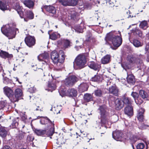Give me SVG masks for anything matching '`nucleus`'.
Wrapping results in <instances>:
<instances>
[{
	"label": "nucleus",
	"mask_w": 149,
	"mask_h": 149,
	"mask_svg": "<svg viewBox=\"0 0 149 149\" xmlns=\"http://www.w3.org/2000/svg\"><path fill=\"white\" fill-rule=\"evenodd\" d=\"M106 40L107 41H111L114 46L117 47L120 45L122 41L120 32L119 31L118 33L111 32L107 34L106 37Z\"/></svg>",
	"instance_id": "1"
},
{
	"label": "nucleus",
	"mask_w": 149,
	"mask_h": 149,
	"mask_svg": "<svg viewBox=\"0 0 149 149\" xmlns=\"http://www.w3.org/2000/svg\"><path fill=\"white\" fill-rule=\"evenodd\" d=\"M1 31L9 39L15 38L16 34L19 32L18 29L10 27L8 24L3 26L1 28Z\"/></svg>",
	"instance_id": "2"
},
{
	"label": "nucleus",
	"mask_w": 149,
	"mask_h": 149,
	"mask_svg": "<svg viewBox=\"0 0 149 149\" xmlns=\"http://www.w3.org/2000/svg\"><path fill=\"white\" fill-rule=\"evenodd\" d=\"M62 58L60 59L59 58V55L58 52L56 51L52 52L51 54V58L53 63L56 64L58 68H56V69L59 70H61L62 68V64L65 59V56L64 55H62Z\"/></svg>",
	"instance_id": "3"
},
{
	"label": "nucleus",
	"mask_w": 149,
	"mask_h": 149,
	"mask_svg": "<svg viewBox=\"0 0 149 149\" xmlns=\"http://www.w3.org/2000/svg\"><path fill=\"white\" fill-rule=\"evenodd\" d=\"M86 61L85 56L83 54L78 55L75 58L74 62V66H77L80 68H81L85 66Z\"/></svg>",
	"instance_id": "4"
},
{
	"label": "nucleus",
	"mask_w": 149,
	"mask_h": 149,
	"mask_svg": "<svg viewBox=\"0 0 149 149\" xmlns=\"http://www.w3.org/2000/svg\"><path fill=\"white\" fill-rule=\"evenodd\" d=\"M98 110L101 116V122L103 124H107L108 122L109 114L106 111V106H100Z\"/></svg>",
	"instance_id": "5"
},
{
	"label": "nucleus",
	"mask_w": 149,
	"mask_h": 149,
	"mask_svg": "<svg viewBox=\"0 0 149 149\" xmlns=\"http://www.w3.org/2000/svg\"><path fill=\"white\" fill-rule=\"evenodd\" d=\"M144 58V56L140 55L139 56L128 57L127 60L130 63H136L138 65V68H141L143 65L142 59Z\"/></svg>",
	"instance_id": "6"
},
{
	"label": "nucleus",
	"mask_w": 149,
	"mask_h": 149,
	"mask_svg": "<svg viewBox=\"0 0 149 149\" xmlns=\"http://www.w3.org/2000/svg\"><path fill=\"white\" fill-rule=\"evenodd\" d=\"M122 67L125 69L127 72V82L130 84H133L135 82L134 77L132 74H131V70L126 65L123 63L121 64Z\"/></svg>",
	"instance_id": "7"
},
{
	"label": "nucleus",
	"mask_w": 149,
	"mask_h": 149,
	"mask_svg": "<svg viewBox=\"0 0 149 149\" xmlns=\"http://www.w3.org/2000/svg\"><path fill=\"white\" fill-rule=\"evenodd\" d=\"M78 80V78L74 75L69 76L65 79L64 83L68 86H72Z\"/></svg>",
	"instance_id": "8"
},
{
	"label": "nucleus",
	"mask_w": 149,
	"mask_h": 149,
	"mask_svg": "<svg viewBox=\"0 0 149 149\" xmlns=\"http://www.w3.org/2000/svg\"><path fill=\"white\" fill-rule=\"evenodd\" d=\"M3 90L5 95L8 97L12 102H13L14 92L10 88L6 86L3 88Z\"/></svg>",
	"instance_id": "9"
},
{
	"label": "nucleus",
	"mask_w": 149,
	"mask_h": 149,
	"mask_svg": "<svg viewBox=\"0 0 149 149\" xmlns=\"http://www.w3.org/2000/svg\"><path fill=\"white\" fill-rule=\"evenodd\" d=\"M22 92L20 88L16 89L14 93L13 99V102L17 101L22 95Z\"/></svg>",
	"instance_id": "10"
},
{
	"label": "nucleus",
	"mask_w": 149,
	"mask_h": 149,
	"mask_svg": "<svg viewBox=\"0 0 149 149\" xmlns=\"http://www.w3.org/2000/svg\"><path fill=\"white\" fill-rule=\"evenodd\" d=\"M59 2L64 6H74L77 3L78 0H58Z\"/></svg>",
	"instance_id": "11"
},
{
	"label": "nucleus",
	"mask_w": 149,
	"mask_h": 149,
	"mask_svg": "<svg viewBox=\"0 0 149 149\" xmlns=\"http://www.w3.org/2000/svg\"><path fill=\"white\" fill-rule=\"evenodd\" d=\"M122 133L119 130H116L112 133L113 137L117 141H122L124 140Z\"/></svg>",
	"instance_id": "12"
},
{
	"label": "nucleus",
	"mask_w": 149,
	"mask_h": 149,
	"mask_svg": "<svg viewBox=\"0 0 149 149\" xmlns=\"http://www.w3.org/2000/svg\"><path fill=\"white\" fill-rule=\"evenodd\" d=\"M35 39L33 37L29 36L25 39V42L26 45L29 47L34 45L35 43Z\"/></svg>",
	"instance_id": "13"
},
{
	"label": "nucleus",
	"mask_w": 149,
	"mask_h": 149,
	"mask_svg": "<svg viewBox=\"0 0 149 149\" xmlns=\"http://www.w3.org/2000/svg\"><path fill=\"white\" fill-rule=\"evenodd\" d=\"M38 58L39 61H44L45 63H47L49 58V55L47 53H44L38 55Z\"/></svg>",
	"instance_id": "14"
},
{
	"label": "nucleus",
	"mask_w": 149,
	"mask_h": 149,
	"mask_svg": "<svg viewBox=\"0 0 149 149\" xmlns=\"http://www.w3.org/2000/svg\"><path fill=\"white\" fill-rule=\"evenodd\" d=\"M115 107L117 110H120L124 106L123 101L119 99H116L115 101Z\"/></svg>",
	"instance_id": "15"
},
{
	"label": "nucleus",
	"mask_w": 149,
	"mask_h": 149,
	"mask_svg": "<svg viewBox=\"0 0 149 149\" xmlns=\"http://www.w3.org/2000/svg\"><path fill=\"white\" fill-rule=\"evenodd\" d=\"M88 65L91 68L95 70H98L101 66L100 64L94 61L89 62L88 63Z\"/></svg>",
	"instance_id": "16"
},
{
	"label": "nucleus",
	"mask_w": 149,
	"mask_h": 149,
	"mask_svg": "<svg viewBox=\"0 0 149 149\" xmlns=\"http://www.w3.org/2000/svg\"><path fill=\"white\" fill-rule=\"evenodd\" d=\"M144 109L143 108H140L138 111L137 118L138 120L140 122L143 121L144 119L143 113Z\"/></svg>",
	"instance_id": "17"
},
{
	"label": "nucleus",
	"mask_w": 149,
	"mask_h": 149,
	"mask_svg": "<svg viewBox=\"0 0 149 149\" xmlns=\"http://www.w3.org/2000/svg\"><path fill=\"white\" fill-rule=\"evenodd\" d=\"M69 18L74 22H76L78 20V18L77 13L74 11H72L68 15Z\"/></svg>",
	"instance_id": "18"
},
{
	"label": "nucleus",
	"mask_w": 149,
	"mask_h": 149,
	"mask_svg": "<svg viewBox=\"0 0 149 149\" xmlns=\"http://www.w3.org/2000/svg\"><path fill=\"white\" fill-rule=\"evenodd\" d=\"M91 2H88L85 3L84 6L88 9L90 8L92 4L96 5L98 6V4H99L100 2L98 0H90Z\"/></svg>",
	"instance_id": "19"
},
{
	"label": "nucleus",
	"mask_w": 149,
	"mask_h": 149,
	"mask_svg": "<svg viewBox=\"0 0 149 149\" xmlns=\"http://www.w3.org/2000/svg\"><path fill=\"white\" fill-rule=\"evenodd\" d=\"M125 113L128 116L133 115V108L131 106H128L124 109Z\"/></svg>",
	"instance_id": "20"
},
{
	"label": "nucleus",
	"mask_w": 149,
	"mask_h": 149,
	"mask_svg": "<svg viewBox=\"0 0 149 149\" xmlns=\"http://www.w3.org/2000/svg\"><path fill=\"white\" fill-rule=\"evenodd\" d=\"M47 11L50 13H52L53 14L56 13V8L54 6H45L43 7Z\"/></svg>",
	"instance_id": "21"
},
{
	"label": "nucleus",
	"mask_w": 149,
	"mask_h": 149,
	"mask_svg": "<svg viewBox=\"0 0 149 149\" xmlns=\"http://www.w3.org/2000/svg\"><path fill=\"white\" fill-rule=\"evenodd\" d=\"M67 95L69 96L75 97L77 95V91L74 88L68 89L66 93Z\"/></svg>",
	"instance_id": "22"
},
{
	"label": "nucleus",
	"mask_w": 149,
	"mask_h": 149,
	"mask_svg": "<svg viewBox=\"0 0 149 149\" xmlns=\"http://www.w3.org/2000/svg\"><path fill=\"white\" fill-rule=\"evenodd\" d=\"M109 91L110 93L116 96L118 95V90L115 85H113L109 88Z\"/></svg>",
	"instance_id": "23"
},
{
	"label": "nucleus",
	"mask_w": 149,
	"mask_h": 149,
	"mask_svg": "<svg viewBox=\"0 0 149 149\" xmlns=\"http://www.w3.org/2000/svg\"><path fill=\"white\" fill-rule=\"evenodd\" d=\"M111 56L109 55H107L102 57L101 59L102 64H105L109 63L110 61Z\"/></svg>",
	"instance_id": "24"
},
{
	"label": "nucleus",
	"mask_w": 149,
	"mask_h": 149,
	"mask_svg": "<svg viewBox=\"0 0 149 149\" xmlns=\"http://www.w3.org/2000/svg\"><path fill=\"white\" fill-rule=\"evenodd\" d=\"M88 88V86L86 83L81 84L79 86V90L81 92H84L87 91Z\"/></svg>",
	"instance_id": "25"
},
{
	"label": "nucleus",
	"mask_w": 149,
	"mask_h": 149,
	"mask_svg": "<svg viewBox=\"0 0 149 149\" xmlns=\"http://www.w3.org/2000/svg\"><path fill=\"white\" fill-rule=\"evenodd\" d=\"M0 56L5 59L7 58H10L13 57L12 54H9L7 52L2 50L0 52Z\"/></svg>",
	"instance_id": "26"
},
{
	"label": "nucleus",
	"mask_w": 149,
	"mask_h": 149,
	"mask_svg": "<svg viewBox=\"0 0 149 149\" xmlns=\"http://www.w3.org/2000/svg\"><path fill=\"white\" fill-rule=\"evenodd\" d=\"M24 4L26 7L31 8L33 7L34 6V2L31 0H25L23 1Z\"/></svg>",
	"instance_id": "27"
},
{
	"label": "nucleus",
	"mask_w": 149,
	"mask_h": 149,
	"mask_svg": "<svg viewBox=\"0 0 149 149\" xmlns=\"http://www.w3.org/2000/svg\"><path fill=\"white\" fill-rule=\"evenodd\" d=\"M35 133L38 136H45L46 130H45L36 129L35 130Z\"/></svg>",
	"instance_id": "28"
},
{
	"label": "nucleus",
	"mask_w": 149,
	"mask_h": 149,
	"mask_svg": "<svg viewBox=\"0 0 149 149\" xmlns=\"http://www.w3.org/2000/svg\"><path fill=\"white\" fill-rule=\"evenodd\" d=\"M7 134V131L4 127H0V136L2 137H4L6 136Z\"/></svg>",
	"instance_id": "29"
},
{
	"label": "nucleus",
	"mask_w": 149,
	"mask_h": 149,
	"mask_svg": "<svg viewBox=\"0 0 149 149\" xmlns=\"http://www.w3.org/2000/svg\"><path fill=\"white\" fill-rule=\"evenodd\" d=\"M123 101L124 104H125L128 106H131V105L133 102L130 98L127 97H125L123 99Z\"/></svg>",
	"instance_id": "30"
},
{
	"label": "nucleus",
	"mask_w": 149,
	"mask_h": 149,
	"mask_svg": "<svg viewBox=\"0 0 149 149\" xmlns=\"http://www.w3.org/2000/svg\"><path fill=\"white\" fill-rule=\"evenodd\" d=\"M84 99L85 101L89 102L93 100V98L92 95L89 94H86L84 95Z\"/></svg>",
	"instance_id": "31"
},
{
	"label": "nucleus",
	"mask_w": 149,
	"mask_h": 149,
	"mask_svg": "<svg viewBox=\"0 0 149 149\" xmlns=\"http://www.w3.org/2000/svg\"><path fill=\"white\" fill-rule=\"evenodd\" d=\"M56 85L54 83H49L48 85V89H46L51 92L54 90L56 88Z\"/></svg>",
	"instance_id": "32"
},
{
	"label": "nucleus",
	"mask_w": 149,
	"mask_h": 149,
	"mask_svg": "<svg viewBox=\"0 0 149 149\" xmlns=\"http://www.w3.org/2000/svg\"><path fill=\"white\" fill-rule=\"evenodd\" d=\"M132 43L136 47L141 46L143 45V44L139 40L137 39H134Z\"/></svg>",
	"instance_id": "33"
},
{
	"label": "nucleus",
	"mask_w": 149,
	"mask_h": 149,
	"mask_svg": "<svg viewBox=\"0 0 149 149\" xmlns=\"http://www.w3.org/2000/svg\"><path fill=\"white\" fill-rule=\"evenodd\" d=\"M134 34L136 35H138L139 37L142 38L143 33L142 31H141L139 29H135L134 30Z\"/></svg>",
	"instance_id": "34"
},
{
	"label": "nucleus",
	"mask_w": 149,
	"mask_h": 149,
	"mask_svg": "<svg viewBox=\"0 0 149 149\" xmlns=\"http://www.w3.org/2000/svg\"><path fill=\"white\" fill-rule=\"evenodd\" d=\"M140 28L143 29L145 30L148 27V23L146 21H142L140 24Z\"/></svg>",
	"instance_id": "35"
},
{
	"label": "nucleus",
	"mask_w": 149,
	"mask_h": 149,
	"mask_svg": "<svg viewBox=\"0 0 149 149\" xmlns=\"http://www.w3.org/2000/svg\"><path fill=\"white\" fill-rule=\"evenodd\" d=\"M60 37V34L56 32L53 33L51 35L49 34V38L54 40H56L58 38Z\"/></svg>",
	"instance_id": "36"
},
{
	"label": "nucleus",
	"mask_w": 149,
	"mask_h": 149,
	"mask_svg": "<svg viewBox=\"0 0 149 149\" xmlns=\"http://www.w3.org/2000/svg\"><path fill=\"white\" fill-rule=\"evenodd\" d=\"M0 9L3 11L8 9L7 3H6L0 1Z\"/></svg>",
	"instance_id": "37"
},
{
	"label": "nucleus",
	"mask_w": 149,
	"mask_h": 149,
	"mask_svg": "<svg viewBox=\"0 0 149 149\" xmlns=\"http://www.w3.org/2000/svg\"><path fill=\"white\" fill-rule=\"evenodd\" d=\"M140 95L143 99H146L148 96V95L146 92L143 90H140L139 92Z\"/></svg>",
	"instance_id": "38"
},
{
	"label": "nucleus",
	"mask_w": 149,
	"mask_h": 149,
	"mask_svg": "<svg viewBox=\"0 0 149 149\" xmlns=\"http://www.w3.org/2000/svg\"><path fill=\"white\" fill-rule=\"evenodd\" d=\"M62 43L65 47H67L70 46L71 42L68 40L63 39L62 40Z\"/></svg>",
	"instance_id": "39"
},
{
	"label": "nucleus",
	"mask_w": 149,
	"mask_h": 149,
	"mask_svg": "<svg viewBox=\"0 0 149 149\" xmlns=\"http://www.w3.org/2000/svg\"><path fill=\"white\" fill-rule=\"evenodd\" d=\"M40 123L42 124H45L47 123V122H51L50 120L47 117L43 118L41 119L40 120Z\"/></svg>",
	"instance_id": "40"
},
{
	"label": "nucleus",
	"mask_w": 149,
	"mask_h": 149,
	"mask_svg": "<svg viewBox=\"0 0 149 149\" xmlns=\"http://www.w3.org/2000/svg\"><path fill=\"white\" fill-rule=\"evenodd\" d=\"M54 131V128L53 127L51 128L49 131H48L47 132L46 131L45 136H52L53 134Z\"/></svg>",
	"instance_id": "41"
},
{
	"label": "nucleus",
	"mask_w": 149,
	"mask_h": 149,
	"mask_svg": "<svg viewBox=\"0 0 149 149\" xmlns=\"http://www.w3.org/2000/svg\"><path fill=\"white\" fill-rule=\"evenodd\" d=\"M18 118H15L13 120V122L11 124L12 127L13 128H15L18 125Z\"/></svg>",
	"instance_id": "42"
},
{
	"label": "nucleus",
	"mask_w": 149,
	"mask_h": 149,
	"mask_svg": "<svg viewBox=\"0 0 149 149\" xmlns=\"http://www.w3.org/2000/svg\"><path fill=\"white\" fill-rule=\"evenodd\" d=\"M94 94L96 96L100 97L102 96V92L100 90L97 89L95 91Z\"/></svg>",
	"instance_id": "43"
},
{
	"label": "nucleus",
	"mask_w": 149,
	"mask_h": 149,
	"mask_svg": "<svg viewBox=\"0 0 149 149\" xmlns=\"http://www.w3.org/2000/svg\"><path fill=\"white\" fill-rule=\"evenodd\" d=\"M74 29L76 32L78 33H82L83 32L82 28L79 25H77L74 27Z\"/></svg>",
	"instance_id": "44"
},
{
	"label": "nucleus",
	"mask_w": 149,
	"mask_h": 149,
	"mask_svg": "<svg viewBox=\"0 0 149 149\" xmlns=\"http://www.w3.org/2000/svg\"><path fill=\"white\" fill-rule=\"evenodd\" d=\"M65 89L63 88H62V87L60 88L58 90L60 95L62 97L63 96L65 95Z\"/></svg>",
	"instance_id": "45"
},
{
	"label": "nucleus",
	"mask_w": 149,
	"mask_h": 149,
	"mask_svg": "<svg viewBox=\"0 0 149 149\" xmlns=\"http://www.w3.org/2000/svg\"><path fill=\"white\" fill-rule=\"evenodd\" d=\"M26 17L29 19H32L33 18V14L31 11H28L27 12Z\"/></svg>",
	"instance_id": "46"
},
{
	"label": "nucleus",
	"mask_w": 149,
	"mask_h": 149,
	"mask_svg": "<svg viewBox=\"0 0 149 149\" xmlns=\"http://www.w3.org/2000/svg\"><path fill=\"white\" fill-rule=\"evenodd\" d=\"M145 147L144 144L143 143H138L137 146V149H143Z\"/></svg>",
	"instance_id": "47"
},
{
	"label": "nucleus",
	"mask_w": 149,
	"mask_h": 149,
	"mask_svg": "<svg viewBox=\"0 0 149 149\" xmlns=\"http://www.w3.org/2000/svg\"><path fill=\"white\" fill-rule=\"evenodd\" d=\"M136 103L138 104H142L143 101L142 99H141L139 97H138L136 100L135 101Z\"/></svg>",
	"instance_id": "48"
},
{
	"label": "nucleus",
	"mask_w": 149,
	"mask_h": 149,
	"mask_svg": "<svg viewBox=\"0 0 149 149\" xmlns=\"http://www.w3.org/2000/svg\"><path fill=\"white\" fill-rule=\"evenodd\" d=\"M38 71L42 75H43L44 76H45L46 71L45 70H43L42 69L38 68Z\"/></svg>",
	"instance_id": "49"
},
{
	"label": "nucleus",
	"mask_w": 149,
	"mask_h": 149,
	"mask_svg": "<svg viewBox=\"0 0 149 149\" xmlns=\"http://www.w3.org/2000/svg\"><path fill=\"white\" fill-rule=\"evenodd\" d=\"M145 49L146 51L145 53L147 55H149V42L146 44Z\"/></svg>",
	"instance_id": "50"
},
{
	"label": "nucleus",
	"mask_w": 149,
	"mask_h": 149,
	"mask_svg": "<svg viewBox=\"0 0 149 149\" xmlns=\"http://www.w3.org/2000/svg\"><path fill=\"white\" fill-rule=\"evenodd\" d=\"M7 104L6 101H2L0 102V109H3Z\"/></svg>",
	"instance_id": "51"
},
{
	"label": "nucleus",
	"mask_w": 149,
	"mask_h": 149,
	"mask_svg": "<svg viewBox=\"0 0 149 149\" xmlns=\"http://www.w3.org/2000/svg\"><path fill=\"white\" fill-rule=\"evenodd\" d=\"M105 81L107 82V85L108 86L109 85H111V84H112V80L111 79H110L108 78H106L105 79Z\"/></svg>",
	"instance_id": "52"
},
{
	"label": "nucleus",
	"mask_w": 149,
	"mask_h": 149,
	"mask_svg": "<svg viewBox=\"0 0 149 149\" xmlns=\"http://www.w3.org/2000/svg\"><path fill=\"white\" fill-rule=\"evenodd\" d=\"M100 77L98 75H95L92 79V81H98L100 80Z\"/></svg>",
	"instance_id": "53"
},
{
	"label": "nucleus",
	"mask_w": 149,
	"mask_h": 149,
	"mask_svg": "<svg viewBox=\"0 0 149 149\" xmlns=\"http://www.w3.org/2000/svg\"><path fill=\"white\" fill-rule=\"evenodd\" d=\"M24 133L22 132H21L18 135L17 137L18 138L19 140H20L24 138Z\"/></svg>",
	"instance_id": "54"
},
{
	"label": "nucleus",
	"mask_w": 149,
	"mask_h": 149,
	"mask_svg": "<svg viewBox=\"0 0 149 149\" xmlns=\"http://www.w3.org/2000/svg\"><path fill=\"white\" fill-rule=\"evenodd\" d=\"M21 7L19 6V4L17 1L16 3V4L15 5L14 8L17 10H19L21 9Z\"/></svg>",
	"instance_id": "55"
},
{
	"label": "nucleus",
	"mask_w": 149,
	"mask_h": 149,
	"mask_svg": "<svg viewBox=\"0 0 149 149\" xmlns=\"http://www.w3.org/2000/svg\"><path fill=\"white\" fill-rule=\"evenodd\" d=\"M131 95L133 97L135 101L136 100L139 96L138 94L137 93L134 92H132V93Z\"/></svg>",
	"instance_id": "56"
},
{
	"label": "nucleus",
	"mask_w": 149,
	"mask_h": 149,
	"mask_svg": "<svg viewBox=\"0 0 149 149\" xmlns=\"http://www.w3.org/2000/svg\"><path fill=\"white\" fill-rule=\"evenodd\" d=\"M34 139V137L31 135H28L27 138V140L29 141H32Z\"/></svg>",
	"instance_id": "57"
},
{
	"label": "nucleus",
	"mask_w": 149,
	"mask_h": 149,
	"mask_svg": "<svg viewBox=\"0 0 149 149\" xmlns=\"http://www.w3.org/2000/svg\"><path fill=\"white\" fill-rule=\"evenodd\" d=\"M36 90V88L34 86H33L29 88L28 91L30 93H33L35 92Z\"/></svg>",
	"instance_id": "58"
},
{
	"label": "nucleus",
	"mask_w": 149,
	"mask_h": 149,
	"mask_svg": "<svg viewBox=\"0 0 149 149\" xmlns=\"http://www.w3.org/2000/svg\"><path fill=\"white\" fill-rule=\"evenodd\" d=\"M20 17L21 18H23V12L20 10L17 11Z\"/></svg>",
	"instance_id": "59"
},
{
	"label": "nucleus",
	"mask_w": 149,
	"mask_h": 149,
	"mask_svg": "<svg viewBox=\"0 0 149 149\" xmlns=\"http://www.w3.org/2000/svg\"><path fill=\"white\" fill-rule=\"evenodd\" d=\"M10 82V81L9 79L6 77L5 79H4L3 81V83L6 84H9Z\"/></svg>",
	"instance_id": "60"
},
{
	"label": "nucleus",
	"mask_w": 149,
	"mask_h": 149,
	"mask_svg": "<svg viewBox=\"0 0 149 149\" xmlns=\"http://www.w3.org/2000/svg\"><path fill=\"white\" fill-rule=\"evenodd\" d=\"M127 14L128 15V17H134L133 15H132V13L129 10L127 12Z\"/></svg>",
	"instance_id": "61"
},
{
	"label": "nucleus",
	"mask_w": 149,
	"mask_h": 149,
	"mask_svg": "<svg viewBox=\"0 0 149 149\" xmlns=\"http://www.w3.org/2000/svg\"><path fill=\"white\" fill-rule=\"evenodd\" d=\"M34 109H35V110L36 111H42V108L41 107H40L39 106H37V107L35 106L34 107Z\"/></svg>",
	"instance_id": "62"
},
{
	"label": "nucleus",
	"mask_w": 149,
	"mask_h": 149,
	"mask_svg": "<svg viewBox=\"0 0 149 149\" xmlns=\"http://www.w3.org/2000/svg\"><path fill=\"white\" fill-rule=\"evenodd\" d=\"M149 127L148 125H146L145 124H142L141 127L143 129H147Z\"/></svg>",
	"instance_id": "63"
},
{
	"label": "nucleus",
	"mask_w": 149,
	"mask_h": 149,
	"mask_svg": "<svg viewBox=\"0 0 149 149\" xmlns=\"http://www.w3.org/2000/svg\"><path fill=\"white\" fill-rule=\"evenodd\" d=\"M3 149H11V148L9 146H5L3 147Z\"/></svg>",
	"instance_id": "64"
}]
</instances>
